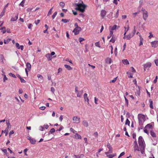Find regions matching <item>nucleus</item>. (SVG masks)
I'll return each mask as SVG.
<instances>
[{"mask_svg": "<svg viewBox=\"0 0 158 158\" xmlns=\"http://www.w3.org/2000/svg\"><path fill=\"white\" fill-rule=\"evenodd\" d=\"M73 6H76L75 9L77 10H79L81 12H84L85 11V9L86 7V6L85 5L82 1H81L80 3H75L73 4Z\"/></svg>", "mask_w": 158, "mask_h": 158, "instance_id": "nucleus-1", "label": "nucleus"}, {"mask_svg": "<svg viewBox=\"0 0 158 158\" xmlns=\"http://www.w3.org/2000/svg\"><path fill=\"white\" fill-rule=\"evenodd\" d=\"M138 118L139 125L142 124L145 121V117L143 114H139L138 115Z\"/></svg>", "mask_w": 158, "mask_h": 158, "instance_id": "nucleus-2", "label": "nucleus"}, {"mask_svg": "<svg viewBox=\"0 0 158 158\" xmlns=\"http://www.w3.org/2000/svg\"><path fill=\"white\" fill-rule=\"evenodd\" d=\"M144 141L143 138L142 136H140L138 139V143L139 147H141L142 148H143V146H145L144 145Z\"/></svg>", "mask_w": 158, "mask_h": 158, "instance_id": "nucleus-3", "label": "nucleus"}, {"mask_svg": "<svg viewBox=\"0 0 158 158\" xmlns=\"http://www.w3.org/2000/svg\"><path fill=\"white\" fill-rule=\"evenodd\" d=\"M81 28L80 27L75 28L74 29L73 31V32H74L75 35H77L79 33V32L81 31Z\"/></svg>", "mask_w": 158, "mask_h": 158, "instance_id": "nucleus-4", "label": "nucleus"}, {"mask_svg": "<svg viewBox=\"0 0 158 158\" xmlns=\"http://www.w3.org/2000/svg\"><path fill=\"white\" fill-rule=\"evenodd\" d=\"M73 119L74 123L78 124L80 122V118L77 116H74Z\"/></svg>", "mask_w": 158, "mask_h": 158, "instance_id": "nucleus-5", "label": "nucleus"}, {"mask_svg": "<svg viewBox=\"0 0 158 158\" xmlns=\"http://www.w3.org/2000/svg\"><path fill=\"white\" fill-rule=\"evenodd\" d=\"M151 44L152 47L156 48L158 46V41L155 40L151 42Z\"/></svg>", "mask_w": 158, "mask_h": 158, "instance_id": "nucleus-6", "label": "nucleus"}, {"mask_svg": "<svg viewBox=\"0 0 158 158\" xmlns=\"http://www.w3.org/2000/svg\"><path fill=\"white\" fill-rule=\"evenodd\" d=\"M151 66V64L150 63H148L144 64L143 65L144 70L145 71L146 69L149 68Z\"/></svg>", "mask_w": 158, "mask_h": 158, "instance_id": "nucleus-7", "label": "nucleus"}, {"mask_svg": "<svg viewBox=\"0 0 158 158\" xmlns=\"http://www.w3.org/2000/svg\"><path fill=\"white\" fill-rule=\"evenodd\" d=\"M143 18L144 20L146 21L148 17V13L147 11H144V12H143Z\"/></svg>", "mask_w": 158, "mask_h": 158, "instance_id": "nucleus-8", "label": "nucleus"}, {"mask_svg": "<svg viewBox=\"0 0 158 158\" xmlns=\"http://www.w3.org/2000/svg\"><path fill=\"white\" fill-rule=\"evenodd\" d=\"M133 36H132L131 34H130L127 35H125L123 37V39H126L127 40H130L131 38Z\"/></svg>", "mask_w": 158, "mask_h": 158, "instance_id": "nucleus-9", "label": "nucleus"}, {"mask_svg": "<svg viewBox=\"0 0 158 158\" xmlns=\"http://www.w3.org/2000/svg\"><path fill=\"white\" fill-rule=\"evenodd\" d=\"M106 10H102L101 12V15L102 17L103 18L106 15Z\"/></svg>", "mask_w": 158, "mask_h": 158, "instance_id": "nucleus-10", "label": "nucleus"}, {"mask_svg": "<svg viewBox=\"0 0 158 158\" xmlns=\"http://www.w3.org/2000/svg\"><path fill=\"white\" fill-rule=\"evenodd\" d=\"M76 93H77V96L78 97H81L83 93V90H81L80 91H78Z\"/></svg>", "mask_w": 158, "mask_h": 158, "instance_id": "nucleus-11", "label": "nucleus"}, {"mask_svg": "<svg viewBox=\"0 0 158 158\" xmlns=\"http://www.w3.org/2000/svg\"><path fill=\"white\" fill-rule=\"evenodd\" d=\"M107 147L109 149V153H111L112 152V148L110 145V144L108 143L107 145Z\"/></svg>", "mask_w": 158, "mask_h": 158, "instance_id": "nucleus-12", "label": "nucleus"}, {"mask_svg": "<svg viewBox=\"0 0 158 158\" xmlns=\"http://www.w3.org/2000/svg\"><path fill=\"white\" fill-rule=\"evenodd\" d=\"M145 128L148 129H152L153 126L152 125L150 124H148L145 127Z\"/></svg>", "mask_w": 158, "mask_h": 158, "instance_id": "nucleus-13", "label": "nucleus"}, {"mask_svg": "<svg viewBox=\"0 0 158 158\" xmlns=\"http://www.w3.org/2000/svg\"><path fill=\"white\" fill-rule=\"evenodd\" d=\"M46 57L48 59V60H52V56H51V55L49 53L47 54L46 56Z\"/></svg>", "mask_w": 158, "mask_h": 158, "instance_id": "nucleus-14", "label": "nucleus"}, {"mask_svg": "<svg viewBox=\"0 0 158 158\" xmlns=\"http://www.w3.org/2000/svg\"><path fill=\"white\" fill-rule=\"evenodd\" d=\"M37 77L39 78V80L41 81L42 82L43 80V77L40 74H38L37 75Z\"/></svg>", "mask_w": 158, "mask_h": 158, "instance_id": "nucleus-15", "label": "nucleus"}, {"mask_svg": "<svg viewBox=\"0 0 158 158\" xmlns=\"http://www.w3.org/2000/svg\"><path fill=\"white\" fill-rule=\"evenodd\" d=\"M18 19V14H16L15 16L14 17H12L11 19V21H16Z\"/></svg>", "mask_w": 158, "mask_h": 158, "instance_id": "nucleus-16", "label": "nucleus"}, {"mask_svg": "<svg viewBox=\"0 0 158 158\" xmlns=\"http://www.w3.org/2000/svg\"><path fill=\"white\" fill-rule=\"evenodd\" d=\"M83 124L84 126L87 127L88 126V123L87 121L86 120H84L83 122Z\"/></svg>", "mask_w": 158, "mask_h": 158, "instance_id": "nucleus-17", "label": "nucleus"}, {"mask_svg": "<svg viewBox=\"0 0 158 158\" xmlns=\"http://www.w3.org/2000/svg\"><path fill=\"white\" fill-rule=\"evenodd\" d=\"M64 66L66 69H67L69 70H71L73 69L72 67H71L70 65H68L65 64L64 65Z\"/></svg>", "mask_w": 158, "mask_h": 158, "instance_id": "nucleus-18", "label": "nucleus"}, {"mask_svg": "<svg viewBox=\"0 0 158 158\" xmlns=\"http://www.w3.org/2000/svg\"><path fill=\"white\" fill-rule=\"evenodd\" d=\"M150 135L153 137H156V133L153 131L152 130L150 131Z\"/></svg>", "mask_w": 158, "mask_h": 158, "instance_id": "nucleus-19", "label": "nucleus"}, {"mask_svg": "<svg viewBox=\"0 0 158 158\" xmlns=\"http://www.w3.org/2000/svg\"><path fill=\"white\" fill-rule=\"evenodd\" d=\"M134 149L135 152L136 151H139V150L138 144L136 145H134Z\"/></svg>", "mask_w": 158, "mask_h": 158, "instance_id": "nucleus-20", "label": "nucleus"}, {"mask_svg": "<svg viewBox=\"0 0 158 158\" xmlns=\"http://www.w3.org/2000/svg\"><path fill=\"white\" fill-rule=\"evenodd\" d=\"M149 101L150 102L149 106L151 109H153V102L152 101L151 99L149 100Z\"/></svg>", "mask_w": 158, "mask_h": 158, "instance_id": "nucleus-21", "label": "nucleus"}, {"mask_svg": "<svg viewBox=\"0 0 158 158\" xmlns=\"http://www.w3.org/2000/svg\"><path fill=\"white\" fill-rule=\"evenodd\" d=\"M2 132H4V133H5V135L6 136L7 135L8 132V129L7 128H6L4 131L2 130Z\"/></svg>", "mask_w": 158, "mask_h": 158, "instance_id": "nucleus-22", "label": "nucleus"}, {"mask_svg": "<svg viewBox=\"0 0 158 158\" xmlns=\"http://www.w3.org/2000/svg\"><path fill=\"white\" fill-rule=\"evenodd\" d=\"M122 61L123 64H124L127 65L129 64V61L127 59L123 60Z\"/></svg>", "mask_w": 158, "mask_h": 158, "instance_id": "nucleus-23", "label": "nucleus"}, {"mask_svg": "<svg viewBox=\"0 0 158 158\" xmlns=\"http://www.w3.org/2000/svg\"><path fill=\"white\" fill-rule=\"evenodd\" d=\"M26 66L27 67V68L28 70H31V64L29 62H27L26 64Z\"/></svg>", "mask_w": 158, "mask_h": 158, "instance_id": "nucleus-24", "label": "nucleus"}, {"mask_svg": "<svg viewBox=\"0 0 158 158\" xmlns=\"http://www.w3.org/2000/svg\"><path fill=\"white\" fill-rule=\"evenodd\" d=\"M106 62L109 64H110L111 63V59L110 58H107L106 60Z\"/></svg>", "mask_w": 158, "mask_h": 158, "instance_id": "nucleus-25", "label": "nucleus"}, {"mask_svg": "<svg viewBox=\"0 0 158 158\" xmlns=\"http://www.w3.org/2000/svg\"><path fill=\"white\" fill-rule=\"evenodd\" d=\"M75 136L76 137V139H81V136L79 134L77 133H76L75 134Z\"/></svg>", "mask_w": 158, "mask_h": 158, "instance_id": "nucleus-26", "label": "nucleus"}, {"mask_svg": "<svg viewBox=\"0 0 158 158\" xmlns=\"http://www.w3.org/2000/svg\"><path fill=\"white\" fill-rule=\"evenodd\" d=\"M4 57L2 55H1L0 57V62L2 63H3Z\"/></svg>", "mask_w": 158, "mask_h": 158, "instance_id": "nucleus-27", "label": "nucleus"}, {"mask_svg": "<svg viewBox=\"0 0 158 158\" xmlns=\"http://www.w3.org/2000/svg\"><path fill=\"white\" fill-rule=\"evenodd\" d=\"M140 147V151L141 153L143 154L144 153V150L145 148V146H143V148H142L141 147Z\"/></svg>", "mask_w": 158, "mask_h": 158, "instance_id": "nucleus-28", "label": "nucleus"}, {"mask_svg": "<svg viewBox=\"0 0 158 158\" xmlns=\"http://www.w3.org/2000/svg\"><path fill=\"white\" fill-rule=\"evenodd\" d=\"M55 131V129L54 128H52L49 131L48 135H49L50 133L52 134L53 133H54Z\"/></svg>", "mask_w": 158, "mask_h": 158, "instance_id": "nucleus-29", "label": "nucleus"}, {"mask_svg": "<svg viewBox=\"0 0 158 158\" xmlns=\"http://www.w3.org/2000/svg\"><path fill=\"white\" fill-rule=\"evenodd\" d=\"M0 30H2V32L3 33H5L6 32V27H2L0 28Z\"/></svg>", "mask_w": 158, "mask_h": 158, "instance_id": "nucleus-30", "label": "nucleus"}, {"mask_svg": "<svg viewBox=\"0 0 158 158\" xmlns=\"http://www.w3.org/2000/svg\"><path fill=\"white\" fill-rule=\"evenodd\" d=\"M115 40V37H112L111 39L110 40V42H111L112 43H114Z\"/></svg>", "mask_w": 158, "mask_h": 158, "instance_id": "nucleus-31", "label": "nucleus"}, {"mask_svg": "<svg viewBox=\"0 0 158 158\" xmlns=\"http://www.w3.org/2000/svg\"><path fill=\"white\" fill-rule=\"evenodd\" d=\"M11 40V39H7L6 40H4V42L5 44H6L9 43L10 41Z\"/></svg>", "mask_w": 158, "mask_h": 158, "instance_id": "nucleus-32", "label": "nucleus"}, {"mask_svg": "<svg viewBox=\"0 0 158 158\" xmlns=\"http://www.w3.org/2000/svg\"><path fill=\"white\" fill-rule=\"evenodd\" d=\"M140 43L139 44V45H142L143 44V39L142 38L141 36L140 35Z\"/></svg>", "mask_w": 158, "mask_h": 158, "instance_id": "nucleus-33", "label": "nucleus"}, {"mask_svg": "<svg viewBox=\"0 0 158 158\" xmlns=\"http://www.w3.org/2000/svg\"><path fill=\"white\" fill-rule=\"evenodd\" d=\"M70 19L68 20L66 19H62L61 21L64 22V23H67L69 22Z\"/></svg>", "mask_w": 158, "mask_h": 158, "instance_id": "nucleus-34", "label": "nucleus"}, {"mask_svg": "<svg viewBox=\"0 0 158 158\" xmlns=\"http://www.w3.org/2000/svg\"><path fill=\"white\" fill-rule=\"evenodd\" d=\"M127 74L128 75V77L129 78L133 77L132 74L130 73H129L128 72H127Z\"/></svg>", "mask_w": 158, "mask_h": 158, "instance_id": "nucleus-35", "label": "nucleus"}, {"mask_svg": "<svg viewBox=\"0 0 158 158\" xmlns=\"http://www.w3.org/2000/svg\"><path fill=\"white\" fill-rule=\"evenodd\" d=\"M30 142L32 144H35V143L36 140L31 139L30 140Z\"/></svg>", "mask_w": 158, "mask_h": 158, "instance_id": "nucleus-36", "label": "nucleus"}, {"mask_svg": "<svg viewBox=\"0 0 158 158\" xmlns=\"http://www.w3.org/2000/svg\"><path fill=\"white\" fill-rule=\"evenodd\" d=\"M130 121H129L128 118H127L125 122V124L127 125L128 126L130 125Z\"/></svg>", "mask_w": 158, "mask_h": 158, "instance_id": "nucleus-37", "label": "nucleus"}, {"mask_svg": "<svg viewBox=\"0 0 158 158\" xmlns=\"http://www.w3.org/2000/svg\"><path fill=\"white\" fill-rule=\"evenodd\" d=\"M25 2V0H23L19 4V5L21 6L22 7H23L24 5V4Z\"/></svg>", "mask_w": 158, "mask_h": 158, "instance_id": "nucleus-38", "label": "nucleus"}, {"mask_svg": "<svg viewBox=\"0 0 158 158\" xmlns=\"http://www.w3.org/2000/svg\"><path fill=\"white\" fill-rule=\"evenodd\" d=\"M6 124L7 125V128L8 129L9 127H11L10 124V123L9 121H6Z\"/></svg>", "mask_w": 158, "mask_h": 158, "instance_id": "nucleus-39", "label": "nucleus"}, {"mask_svg": "<svg viewBox=\"0 0 158 158\" xmlns=\"http://www.w3.org/2000/svg\"><path fill=\"white\" fill-rule=\"evenodd\" d=\"M124 98H125V105L127 106L128 105V100L126 98V97L125 96H124Z\"/></svg>", "mask_w": 158, "mask_h": 158, "instance_id": "nucleus-40", "label": "nucleus"}, {"mask_svg": "<svg viewBox=\"0 0 158 158\" xmlns=\"http://www.w3.org/2000/svg\"><path fill=\"white\" fill-rule=\"evenodd\" d=\"M5 12V10H3V11L1 13V14L0 15V18H2L4 15Z\"/></svg>", "mask_w": 158, "mask_h": 158, "instance_id": "nucleus-41", "label": "nucleus"}, {"mask_svg": "<svg viewBox=\"0 0 158 158\" xmlns=\"http://www.w3.org/2000/svg\"><path fill=\"white\" fill-rule=\"evenodd\" d=\"M57 12L56 11L54 13L53 15H52V19H53L55 18V17H56V15H57Z\"/></svg>", "mask_w": 158, "mask_h": 158, "instance_id": "nucleus-42", "label": "nucleus"}, {"mask_svg": "<svg viewBox=\"0 0 158 158\" xmlns=\"http://www.w3.org/2000/svg\"><path fill=\"white\" fill-rule=\"evenodd\" d=\"M125 27V32H124V36H125V35H126V33H127V31H128L129 30V26H128L127 28V30H126V27Z\"/></svg>", "mask_w": 158, "mask_h": 158, "instance_id": "nucleus-43", "label": "nucleus"}, {"mask_svg": "<svg viewBox=\"0 0 158 158\" xmlns=\"http://www.w3.org/2000/svg\"><path fill=\"white\" fill-rule=\"evenodd\" d=\"M117 77H116L114 78V79L113 80H112L110 82H112V83L115 82V81H116L117 80Z\"/></svg>", "mask_w": 158, "mask_h": 158, "instance_id": "nucleus-44", "label": "nucleus"}, {"mask_svg": "<svg viewBox=\"0 0 158 158\" xmlns=\"http://www.w3.org/2000/svg\"><path fill=\"white\" fill-rule=\"evenodd\" d=\"M9 74L10 76H11L14 78H16V77L15 75V74L12 73H9Z\"/></svg>", "mask_w": 158, "mask_h": 158, "instance_id": "nucleus-45", "label": "nucleus"}, {"mask_svg": "<svg viewBox=\"0 0 158 158\" xmlns=\"http://www.w3.org/2000/svg\"><path fill=\"white\" fill-rule=\"evenodd\" d=\"M95 44L96 46L98 47L99 48H100L101 47L100 45L99 42H96Z\"/></svg>", "mask_w": 158, "mask_h": 158, "instance_id": "nucleus-46", "label": "nucleus"}, {"mask_svg": "<svg viewBox=\"0 0 158 158\" xmlns=\"http://www.w3.org/2000/svg\"><path fill=\"white\" fill-rule=\"evenodd\" d=\"M19 79L20 80V81H21V82L24 83L26 82V81L23 78H22V77H21Z\"/></svg>", "mask_w": 158, "mask_h": 158, "instance_id": "nucleus-47", "label": "nucleus"}, {"mask_svg": "<svg viewBox=\"0 0 158 158\" xmlns=\"http://www.w3.org/2000/svg\"><path fill=\"white\" fill-rule=\"evenodd\" d=\"M144 132L146 133V134H149V133L148 132V131L147 130V129L146 128H145V127H144Z\"/></svg>", "mask_w": 158, "mask_h": 158, "instance_id": "nucleus-48", "label": "nucleus"}, {"mask_svg": "<svg viewBox=\"0 0 158 158\" xmlns=\"http://www.w3.org/2000/svg\"><path fill=\"white\" fill-rule=\"evenodd\" d=\"M53 8V7L50 10L48 11V15H51L52 14V10Z\"/></svg>", "mask_w": 158, "mask_h": 158, "instance_id": "nucleus-49", "label": "nucleus"}, {"mask_svg": "<svg viewBox=\"0 0 158 158\" xmlns=\"http://www.w3.org/2000/svg\"><path fill=\"white\" fill-rule=\"evenodd\" d=\"M125 153L124 152H123L120 153L119 156H118V158H119L120 157L124 155Z\"/></svg>", "mask_w": 158, "mask_h": 158, "instance_id": "nucleus-50", "label": "nucleus"}, {"mask_svg": "<svg viewBox=\"0 0 158 158\" xmlns=\"http://www.w3.org/2000/svg\"><path fill=\"white\" fill-rule=\"evenodd\" d=\"M87 97V94L86 93H85L84 95V98L85 101H86V99Z\"/></svg>", "mask_w": 158, "mask_h": 158, "instance_id": "nucleus-51", "label": "nucleus"}, {"mask_svg": "<svg viewBox=\"0 0 158 158\" xmlns=\"http://www.w3.org/2000/svg\"><path fill=\"white\" fill-rule=\"evenodd\" d=\"M27 150H28V149L27 148H26V149H24L23 151V152L24 153V154L26 156H27V155L26 153V152L27 151Z\"/></svg>", "mask_w": 158, "mask_h": 158, "instance_id": "nucleus-52", "label": "nucleus"}, {"mask_svg": "<svg viewBox=\"0 0 158 158\" xmlns=\"http://www.w3.org/2000/svg\"><path fill=\"white\" fill-rule=\"evenodd\" d=\"M116 27H117V25H114L111 28V30L113 31V30H114L115 29Z\"/></svg>", "mask_w": 158, "mask_h": 158, "instance_id": "nucleus-53", "label": "nucleus"}, {"mask_svg": "<svg viewBox=\"0 0 158 158\" xmlns=\"http://www.w3.org/2000/svg\"><path fill=\"white\" fill-rule=\"evenodd\" d=\"M60 6L63 7L65 5V4L63 2H61L60 3Z\"/></svg>", "mask_w": 158, "mask_h": 158, "instance_id": "nucleus-54", "label": "nucleus"}, {"mask_svg": "<svg viewBox=\"0 0 158 158\" xmlns=\"http://www.w3.org/2000/svg\"><path fill=\"white\" fill-rule=\"evenodd\" d=\"M84 40H85V39L84 38H81V37H80L79 39V40L80 43H81L82 41Z\"/></svg>", "mask_w": 158, "mask_h": 158, "instance_id": "nucleus-55", "label": "nucleus"}, {"mask_svg": "<svg viewBox=\"0 0 158 158\" xmlns=\"http://www.w3.org/2000/svg\"><path fill=\"white\" fill-rule=\"evenodd\" d=\"M7 80V78L6 75H4V78H3V82H5L6 80Z\"/></svg>", "mask_w": 158, "mask_h": 158, "instance_id": "nucleus-56", "label": "nucleus"}, {"mask_svg": "<svg viewBox=\"0 0 158 158\" xmlns=\"http://www.w3.org/2000/svg\"><path fill=\"white\" fill-rule=\"evenodd\" d=\"M158 79L157 76L156 77L155 79L153 81V83H156L157 81V79Z\"/></svg>", "mask_w": 158, "mask_h": 158, "instance_id": "nucleus-57", "label": "nucleus"}, {"mask_svg": "<svg viewBox=\"0 0 158 158\" xmlns=\"http://www.w3.org/2000/svg\"><path fill=\"white\" fill-rule=\"evenodd\" d=\"M20 45H19V43H16V48L18 49H20Z\"/></svg>", "mask_w": 158, "mask_h": 158, "instance_id": "nucleus-58", "label": "nucleus"}, {"mask_svg": "<svg viewBox=\"0 0 158 158\" xmlns=\"http://www.w3.org/2000/svg\"><path fill=\"white\" fill-rule=\"evenodd\" d=\"M131 70L132 72L134 73L136 72L135 70V69L133 67H131Z\"/></svg>", "mask_w": 158, "mask_h": 158, "instance_id": "nucleus-59", "label": "nucleus"}, {"mask_svg": "<svg viewBox=\"0 0 158 158\" xmlns=\"http://www.w3.org/2000/svg\"><path fill=\"white\" fill-rule=\"evenodd\" d=\"M63 127H62V126H61L60 127V128H59V129L57 130H56V131H60L63 129Z\"/></svg>", "mask_w": 158, "mask_h": 158, "instance_id": "nucleus-60", "label": "nucleus"}, {"mask_svg": "<svg viewBox=\"0 0 158 158\" xmlns=\"http://www.w3.org/2000/svg\"><path fill=\"white\" fill-rule=\"evenodd\" d=\"M51 90L52 92V93L54 94V92L55 91V89L53 87H51Z\"/></svg>", "mask_w": 158, "mask_h": 158, "instance_id": "nucleus-61", "label": "nucleus"}, {"mask_svg": "<svg viewBox=\"0 0 158 158\" xmlns=\"http://www.w3.org/2000/svg\"><path fill=\"white\" fill-rule=\"evenodd\" d=\"M39 130L41 131H43L44 130V128L42 126H40L39 127Z\"/></svg>", "mask_w": 158, "mask_h": 158, "instance_id": "nucleus-62", "label": "nucleus"}, {"mask_svg": "<svg viewBox=\"0 0 158 158\" xmlns=\"http://www.w3.org/2000/svg\"><path fill=\"white\" fill-rule=\"evenodd\" d=\"M154 61L156 65L158 66V59L155 60Z\"/></svg>", "mask_w": 158, "mask_h": 158, "instance_id": "nucleus-63", "label": "nucleus"}, {"mask_svg": "<svg viewBox=\"0 0 158 158\" xmlns=\"http://www.w3.org/2000/svg\"><path fill=\"white\" fill-rule=\"evenodd\" d=\"M82 155H81L80 156L79 155H74V156H75L76 158H81V156Z\"/></svg>", "mask_w": 158, "mask_h": 158, "instance_id": "nucleus-64", "label": "nucleus"}]
</instances>
